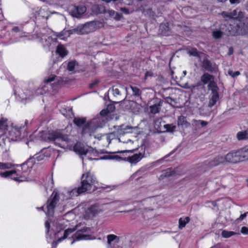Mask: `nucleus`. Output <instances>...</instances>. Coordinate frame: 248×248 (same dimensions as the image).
Masks as SVG:
<instances>
[{"mask_svg":"<svg viewBox=\"0 0 248 248\" xmlns=\"http://www.w3.org/2000/svg\"><path fill=\"white\" fill-rule=\"evenodd\" d=\"M16 173V171L15 170H10V171H6L5 172H0V176L1 177L3 178H7L11 175H12L13 174H15Z\"/></svg>","mask_w":248,"mask_h":248,"instance_id":"36","label":"nucleus"},{"mask_svg":"<svg viewBox=\"0 0 248 248\" xmlns=\"http://www.w3.org/2000/svg\"><path fill=\"white\" fill-rule=\"evenodd\" d=\"M230 13L232 19L237 17V10H234L230 12Z\"/></svg>","mask_w":248,"mask_h":248,"instance_id":"49","label":"nucleus"},{"mask_svg":"<svg viewBox=\"0 0 248 248\" xmlns=\"http://www.w3.org/2000/svg\"><path fill=\"white\" fill-rule=\"evenodd\" d=\"M30 125L27 120L21 122L15 126L12 125L9 131V135L13 140H18L24 137L27 127Z\"/></svg>","mask_w":248,"mask_h":248,"instance_id":"4","label":"nucleus"},{"mask_svg":"<svg viewBox=\"0 0 248 248\" xmlns=\"http://www.w3.org/2000/svg\"><path fill=\"white\" fill-rule=\"evenodd\" d=\"M161 106L162 103L161 101L158 103H156L153 105H151L149 108V111L153 114L158 113L160 110Z\"/></svg>","mask_w":248,"mask_h":248,"instance_id":"19","label":"nucleus"},{"mask_svg":"<svg viewBox=\"0 0 248 248\" xmlns=\"http://www.w3.org/2000/svg\"><path fill=\"white\" fill-rule=\"evenodd\" d=\"M189 221L190 218L188 217H185V218H180L179 219V228L180 229H182Z\"/></svg>","mask_w":248,"mask_h":248,"instance_id":"27","label":"nucleus"},{"mask_svg":"<svg viewBox=\"0 0 248 248\" xmlns=\"http://www.w3.org/2000/svg\"><path fill=\"white\" fill-rule=\"evenodd\" d=\"M221 15L225 18V20L232 19L230 12H222Z\"/></svg>","mask_w":248,"mask_h":248,"instance_id":"44","label":"nucleus"},{"mask_svg":"<svg viewBox=\"0 0 248 248\" xmlns=\"http://www.w3.org/2000/svg\"><path fill=\"white\" fill-rule=\"evenodd\" d=\"M105 124V121L102 118L93 119L83 126L82 134H89L90 136H93L94 138L99 139V137L94 135V133L98 128H102Z\"/></svg>","mask_w":248,"mask_h":248,"instance_id":"3","label":"nucleus"},{"mask_svg":"<svg viewBox=\"0 0 248 248\" xmlns=\"http://www.w3.org/2000/svg\"><path fill=\"white\" fill-rule=\"evenodd\" d=\"M164 128L168 132H173L175 131L176 126L173 124H165L164 125Z\"/></svg>","mask_w":248,"mask_h":248,"instance_id":"40","label":"nucleus"},{"mask_svg":"<svg viewBox=\"0 0 248 248\" xmlns=\"http://www.w3.org/2000/svg\"><path fill=\"white\" fill-rule=\"evenodd\" d=\"M219 98L218 93H211V97L209 99L208 106L210 108L214 106L217 103Z\"/></svg>","mask_w":248,"mask_h":248,"instance_id":"23","label":"nucleus"},{"mask_svg":"<svg viewBox=\"0 0 248 248\" xmlns=\"http://www.w3.org/2000/svg\"><path fill=\"white\" fill-rule=\"evenodd\" d=\"M241 232L244 235H248V228L245 226L241 229Z\"/></svg>","mask_w":248,"mask_h":248,"instance_id":"47","label":"nucleus"},{"mask_svg":"<svg viewBox=\"0 0 248 248\" xmlns=\"http://www.w3.org/2000/svg\"><path fill=\"white\" fill-rule=\"evenodd\" d=\"M87 8L85 6H74L70 10V13L73 17L80 18L86 12Z\"/></svg>","mask_w":248,"mask_h":248,"instance_id":"13","label":"nucleus"},{"mask_svg":"<svg viewBox=\"0 0 248 248\" xmlns=\"http://www.w3.org/2000/svg\"><path fill=\"white\" fill-rule=\"evenodd\" d=\"M117 238V236L114 234H109L107 236V240L108 244H110L111 242L114 241Z\"/></svg>","mask_w":248,"mask_h":248,"instance_id":"45","label":"nucleus"},{"mask_svg":"<svg viewBox=\"0 0 248 248\" xmlns=\"http://www.w3.org/2000/svg\"><path fill=\"white\" fill-rule=\"evenodd\" d=\"M108 93L109 100L118 103L126 98L127 88L121 85H116L109 89Z\"/></svg>","mask_w":248,"mask_h":248,"instance_id":"2","label":"nucleus"},{"mask_svg":"<svg viewBox=\"0 0 248 248\" xmlns=\"http://www.w3.org/2000/svg\"><path fill=\"white\" fill-rule=\"evenodd\" d=\"M202 67L205 70L212 72L216 69L215 65H213L210 61L207 59H204L202 62Z\"/></svg>","mask_w":248,"mask_h":248,"instance_id":"18","label":"nucleus"},{"mask_svg":"<svg viewBox=\"0 0 248 248\" xmlns=\"http://www.w3.org/2000/svg\"><path fill=\"white\" fill-rule=\"evenodd\" d=\"M102 25L101 23L91 21L84 24L80 25L73 29L72 33H76L78 34H87L94 31Z\"/></svg>","mask_w":248,"mask_h":248,"instance_id":"6","label":"nucleus"},{"mask_svg":"<svg viewBox=\"0 0 248 248\" xmlns=\"http://www.w3.org/2000/svg\"><path fill=\"white\" fill-rule=\"evenodd\" d=\"M130 150H125V151H120V152H119V153H124V152H130Z\"/></svg>","mask_w":248,"mask_h":248,"instance_id":"63","label":"nucleus"},{"mask_svg":"<svg viewBox=\"0 0 248 248\" xmlns=\"http://www.w3.org/2000/svg\"><path fill=\"white\" fill-rule=\"evenodd\" d=\"M231 4H239L240 2V0H229Z\"/></svg>","mask_w":248,"mask_h":248,"instance_id":"55","label":"nucleus"},{"mask_svg":"<svg viewBox=\"0 0 248 248\" xmlns=\"http://www.w3.org/2000/svg\"><path fill=\"white\" fill-rule=\"evenodd\" d=\"M151 73L150 72H147L146 73L145 77L146 78L148 76H151Z\"/></svg>","mask_w":248,"mask_h":248,"instance_id":"60","label":"nucleus"},{"mask_svg":"<svg viewBox=\"0 0 248 248\" xmlns=\"http://www.w3.org/2000/svg\"><path fill=\"white\" fill-rule=\"evenodd\" d=\"M99 81L97 79L96 80H95L94 81H93L92 83H91L90 85H89V87L90 88H94L95 87H96L98 84L99 83Z\"/></svg>","mask_w":248,"mask_h":248,"instance_id":"48","label":"nucleus"},{"mask_svg":"<svg viewBox=\"0 0 248 248\" xmlns=\"http://www.w3.org/2000/svg\"><path fill=\"white\" fill-rule=\"evenodd\" d=\"M47 137L49 141H53L55 144L62 148L72 150L80 155H88L89 158L96 156V150L92 147L84 145L81 143L75 144L76 140L70 135L65 134L63 130L49 131Z\"/></svg>","mask_w":248,"mask_h":248,"instance_id":"1","label":"nucleus"},{"mask_svg":"<svg viewBox=\"0 0 248 248\" xmlns=\"http://www.w3.org/2000/svg\"><path fill=\"white\" fill-rule=\"evenodd\" d=\"M213 36L216 39H219L222 36L223 33L220 30L214 31H213Z\"/></svg>","mask_w":248,"mask_h":248,"instance_id":"41","label":"nucleus"},{"mask_svg":"<svg viewBox=\"0 0 248 248\" xmlns=\"http://www.w3.org/2000/svg\"><path fill=\"white\" fill-rule=\"evenodd\" d=\"M78 63L75 61H72L68 62L67 64V70L69 71L73 72L78 68Z\"/></svg>","mask_w":248,"mask_h":248,"instance_id":"24","label":"nucleus"},{"mask_svg":"<svg viewBox=\"0 0 248 248\" xmlns=\"http://www.w3.org/2000/svg\"><path fill=\"white\" fill-rule=\"evenodd\" d=\"M115 109V106L113 105H110L108 106L107 110L108 112H112Z\"/></svg>","mask_w":248,"mask_h":248,"instance_id":"52","label":"nucleus"},{"mask_svg":"<svg viewBox=\"0 0 248 248\" xmlns=\"http://www.w3.org/2000/svg\"><path fill=\"white\" fill-rule=\"evenodd\" d=\"M120 10L125 14H128L129 13L128 10L125 7H121L120 8Z\"/></svg>","mask_w":248,"mask_h":248,"instance_id":"54","label":"nucleus"},{"mask_svg":"<svg viewBox=\"0 0 248 248\" xmlns=\"http://www.w3.org/2000/svg\"><path fill=\"white\" fill-rule=\"evenodd\" d=\"M131 90H132L133 94L135 96H139L141 94V92L140 89L136 87L130 86Z\"/></svg>","mask_w":248,"mask_h":248,"instance_id":"42","label":"nucleus"},{"mask_svg":"<svg viewBox=\"0 0 248 248\" xmlns=\"http://www.w3.org/2000/svg\"><path fill=\"white\" fill-rule=\"evenodd\" d=\"M124 130V133H128L132 132L131 130L132 129V127L129 126H126L125 128H123Z\"/></svg>","mask_w":248,"mask_h":248,"instance_id":"51","label":"nucleus"},{"mask_svg":"<svg viewBox=\"0 0 248 248\" xmlns=\"http://www.w3.org/2000/svg\"><path fill=\"white\" fill-rule=\"evenodd\" d=\"M62 114L67 118H71L74 117V113L72 112V108H68L67 109L62 110Z\"/></svg>","mask_w":248,"mask_h":248,"instance_id":"30","label":"nucleus"},{"mask_svg":"<svg viewBox=\"0 0 248 248\" xmlns=\"http://www.w3.org/2000/svg\"><path fill=\"white\" fill-rule=\"evenodd\" d=\"M237 138L239 140L248 139V128L244 131L238 132Z\"/></svg>","mask_w":248,"mask_h":248,"instance_id":"28","label":"nucleus"},{"mask_svg":"<svg viewBox=\"0 0 248 248\" xmlns=\"http://www.w3.org/2000/svg\"><path fill=\"white\" fill-rule=\"evenodd\" d=\"M12 30L15 32H18L19 31V29L17 27H14Z\"/></svg>","mask_w":248,"mask_h":248,"instance_id":"58","label":"nucleus"},{"mask_svg":"<svg viewBox=\"0 0 248 248\" xmlns=\"http://www.w3.org/2000/svg\"><path fill=\"white\" fill-rule=\"evenodd\" d=\"M248 215V212H245L243 214H241L240 215V216H239V217H238L237 219H236L235 222H236V223L240 222V221L244 220Z\"/></svg>","mask_w":248,"mask_h":248,"instance_id":"43","label":"nucleus"},{"mask_svg":"<svg viewBox=\"0 0 248 248\" xmlns=\"http://www.w3.org/2000/svg\"><path fill=\"white\" fill-rule=\"evenodd\" d=\"M96 183L95 177L91 173L87 172L83 174L81 177V185L79 186L80 190L83 193L90 191L92 189L93 186H95Z\"/></svg>","mask_w":248,"mask_h":248,"instance_id":"7","label":"nucleus"},{"mask_svg":"<svg viewBox=\"0 0 248 248\" xmlns=\"http://www.w3.org/2000/svg\"><path fill=\"white\" fill-rule=\"evenodd\" d=\"M174 174L175 171L171 169H169L165 170L162 175L165 177H168L173 175Z\"/></svg>","mask_w":248,"mask_h":248,"instance_id":"34","label":"nucleus"},{"mask_svg":"<svg viewBox=\"0 0 248 248\" xmlns=\"http://www.w3.org/2000/svg\"><path fill=\"white\" fill-rule=\"evenodd\" d=\"M108 13L111 17L117 20H120L122 16V14H119L112 10H108Z\"/></svg>","mask_w":248,"mask_h":248,"instance_id":"32","label":"nucleus"},{"mask_svg":"<svg viewBox=\"0 0 248 248\" xmlns=\"http://www.w3.org/2000/svg\"><path fill=\"white\" fill-rule=\"evenodd\" d=\"M56 53L61 57L63 58L68 54V51L64 46L62 45L58 46L56 49Z\"/></svg>","mask_w":248,"mask_h":248,"instance_id":"20","label":"nucleus"},{"mask_svg":"<svg viewBox=\"0 0 248 248\" xmlns=\"http://www.w3.org/2000/svg\"><path fill=\"white\" fill-rule=\"evenodd\" d=\"M85 122V119L84 118H75L74 120V124L78 126H81Z\"/></svg>","mask_w":248,"mask_h":248,"instance_id":"35","label":"nucleus"},{"mask_svg":"<svg viewBox=\"0 0 248 248\" xmlns=\"http://www.w3.org/2000/svg\"><path fill=\"white\" fill-rule=\"evenodd\" d=\"M76 230V229L75 228H73V229H72V228H68L67 229H66L65 231H64V235L63 237L59 238L57 242H61L62 240H64V239L68 237V236L71 234V233H72L75 231Z\"/></svg>","mask_w":248,"mask_h":248,"instance_id":"29","label":"nucleus"},{"mask_svg":"<svg viewBox=\"0 0 248 248\" xmlns=\"http://www.w3.org/2000/svg\"><path fill=\"white\" fill-rule=\"evenodd\" d=\"M188 54L190 56H192L196 57H200L201 53L199 52L195 48L192 49L188 52Z\"/></svg>","mask_w":248,"mask_h":248,"instance_id":"39","label":"nucleus"},{"mask_svg":"<svg viewBox=\"0 0 248 248\" xmlns=\"http://www.w3.org/2000/svg\"><path fill=\"white\" fill-rule=\"evenodd\" d=\"M225 163L224 156L218 155L214 158L209 163V166L211 167H215L220 164Z\"/></svg>","mask_w":248,"mask_h":248,"instance_id":"17","label":"nucleus"},{"mask_svg":"<svg viewBox=\"0 0 248 248\" xmlns=\"http://www.w3.org/2000/svg\"><path fill=\"white\" fill-rule=\"evenodd\" d=\"M228 74L229 75L231 76L232 78H235L238 76H239L240 73L239 71H232V70H229L228 72Z\"/></svg>","mask_w":248,"mask_h":248,"instance_id":"46","label":"nucleus"},{"mask_svg":"<svg viewBox=\"0 0 248 248\" xmlns=\"http://www.w3.org/2000/svg\"><path fill=\"white\" fill-rule=\"evenodd\" d=\"M12 166L11 163L0 162V170L9 169L12 168Z\"/></svg>","mask_w":248,"mask_h":248,"instance_id":"38","label":"nucleus"},{"mask_svg":"<svg viewBox=\"0 0 248 248\" xmlns=\"http://www.w3.org/2000/svg\"><path fill=\"white\" fill-rule=\"evenodd\" d=\"M191 124L195 128V129L200 128L201 125L202 127H205L207 124V122L202 120H197L193 119L191 122Z\"/></svg>","mask_w":248,"mask_h":248,"instance_id":"21","label":"nucleus"},{"mask_svg":"<svg viewBox=\"0 0 248 248\" xmlns=\"http://www.w3.org/2000/svg\"><path fill=\"white\" fill-rule=\"evenodd\" d=\"M10 122L8 120L4 117L0 119V137L4 135L8 129Z\"/></svg>","mask_w":248,"mask_h":248,"instance_id":"15","label":"nucleus"},{"mask_svg":"<svg viewBox=\"0 0 248 248\" xmlns=\"http://www.w3.org/2000/svg\"><path fill=\"white\" fill-rule=\"evenodd\" d=\"M62 35L61 33H60L57 35V37L62 40H63V39H64V38L62 37Z\"/></svg>","mask_w":248,"mask_h":248,"instance_id":"61","label":"nucleus"},{"mask_svg":"<svg viewBox=\"0 0 248 248\" xmlns=\"http://www.w3.org/2000/svg\"><path fill=\"white\" fill-rule=\"evenodd\" d=\"M108 112L107 109H103L100 111V114L101 116H105L107 114Z\"/></svg>","mask_w":248,"mask_h":248,"instance_id":"53","label":"nucleus"},{"mask_svg":"<svg viewBox=\"0 0 248 248\" xmlns=\"http://www.w3.org/2000/svg\"><path fill=\"white\" fill-rule=\"evenodd\" d=\"M31 95L32 93L30 91H27L26 93H21L19 94L20 97L23 99H30Z\"/></svg>","mask_w":248,"mask_h":248,"instance_id":"37","label":"nucleus"},{"mask_svg":"<svg viewBox=\"0 0 248 248\" xmlns=\"http://www.w3.org/2000/svg\"><path fill=\"white\" fill-rule=\"evenodd\" d=\"M103 208L102 206L98 204H94L90 206L88 210L87 213L89 216H95L99 213L102 212Z\"/></svg>","mask_w":248,"mask_h":248,"instance_id":"14","label":"nucleus"},{"mask_svg":"<svg viewBox=\"0 0 248 248\" xmlns=\"http://www.w3.org/2000/svg\"><path fill=\"white\" fill-rule=\"evenodd\" d=\"M45 227L46 228V232H48L50 227V223L48 222V221H46Z\"/></svg>","mask_w":248,"mask_h":248,"instance_id":"56","label":"nucleus"},{"mask_svg":"<svg viewBox=\"0 0 248 248\" xmlns=\"http://www.w3.org/2000/svg\"><path fill=\"white\" fill-rule=\"evenodd\" d=\"M225 163H236L248 159V150L231 152L224 156Z\"/></svg>","mask_w":248,"mask_h":248,"instance_id":"5","label":"nucleus"},{"mask_svg":"<svg viewBox=\"0 0 248 248\" xmlns=\"http://www.w3.org/2000/svg\"><path fill=\"white\" fill-rule=\"evenodd\" d=\"M160 30L162 33L164 35H168L169 32L170 30V28L169 27V24L168 23L161 24L159 27Z\"/></svg>","mask_w":248,"mask_h":248,"instance_id":"26","label":"nucleus"},{"mask_svg":"<svg viewBox=\"0 0 248 248\" xmlns=\"http://www.w3.org/2000/svg\"><path fill=\"white\" fill-rule=\"evenodd\" d=\"M80 189V187L79 186L77 188L64 190L62 194L63 196V200L71 199L74 196H78L79 194L83 193Z\"/></svg>","mask_w":248,"mask_h":248,"instance_id":"12","label":"nucleus"},{"mask_svg":"<svg viewBox=\"0 0 248 248\" xmlns=\"http://www.w3.org/2000/svg\"><path fill=\"white\" fill-rule=\"evenodd\" d=\"M144 157V153H139L135 154L132 156L122 157L117 155H109L108 157L110 159H115L117 160H123L130 163L131 164H136L139 162Z\"/></svg>","mask_w":248,"mask_h":248,"instance_id":"10","label":"nucleus"},{"mask_svg":"<svg viewBox=\"0 0 248 248\" xmlns=\"http://www.w3.org/2000/svg\"><path fill=\"white\" fill-rule=\"evenodd\" d=\"M219 2H224L227 1V0H217Z\"/></svg>","mask_w":248,"mask_h":248,"instance_id":"64","label":"nucleus"},{"mask_svg":"<svg viewBox=\"0 0 248 248\" xmlns=\"http://www.w3.org/2000/svg\"><path fill=\"white\" fill-rule=\"evenodd\" d=\"M213 80L214 77L208 73L204 74L201 78V80L204 84H206L208 83H209V82L212 81Z\"/></svg>","mask_w":248,"mask_h":248,"instance_id":"22","label":"nucleus"},{"mask_svg":"<svg viewBox=\"0 0 248 248\" xmlns=\"http://www.w3.org/2000/svg\"><path fill=\"white\" fill-rule=\"evenodd\" d=\"M244 13H243V12H241V11H240V12H239V13H238V16H239V17H243V16H244Z\"/></svg>","mask_w":248,"mask_h":248,"instance_id":"59","label":"nucleus"},{"mask_svg":"<svg viewBox=\"0 0 248 248\" xmlns=\"http://www.w3.org/2000/svg\"><path fill=\"white\" fill-rule=\"evenodd\" d=\"M209 90H211L212 93H218V88L216 83L213 80L209 82L208 85Z\"/></svg>","mask_w":248,"mask_h":248,"instance_id":"31","label":"nucleus"},{"mask_svg":"<svg viewBox=\"0 0 248 248\" xmlns=\"http://www.w3.org/2000/svg\"><path fill=\"white\" fill-rule=\"evenodd\" d=\"M55 78H56L55 76H54V75L53 76H51V77L46 78L45 79V82L46 83H50L52 81H54Z\"/></svg>","mask_w":248,"mask_h":248,"instance_id":"50","label":"nucleus"},{"mask_svg":"<svg viewBox=\"0 0 248 248\" xmlns=\"http://www.w3.org/2000/svg\"><path fill=\"white\" fill-rule=\"evenodd\" d=\"M239 233H236L232 231H228L223 230L221 232V235L224 238H229L235 234H239Z\"/></svg>","mask_w":248,"mask_h":248,"instance_id":"33","label":"nucleus"},{"mask_svg":"<svg viewBox=\"0 0 248 248\" xmlns=\"http://www.w3.org/2000/svg\"><path fill=\"white\" fill-rule=\"evenodd\" d=\"M46 152V151L43 150L41 153H39V154L34 155L32 157L29 158L26 162L21 165L22 170L25 171V169L26 168L31 169L33 167L34 164L35 163L36 160L40 161L44 159L46 157L44 154ZM46 156H48V154H47Z\"/></svg>","mask_w":248,"mask_h":248,"instance_id":"9","label":"nucleus"},{"mask_svg":"<svg viewBox=\"0 0 248 248\" xmlns=\"http://www.w3.org/2000/svg\"><path fill=\"white\" fill-rule=\"evenodd\" d=\"M89 232L90 229L88 228H85L78 231L76 233L72 236V238L74 240L72 242L71 244H73L75 240L78 241L87 239L89 236L88 234Z\"/></svg>","mask_w":248,"mask_h":248,"instance_id":"11","label":"nucleus"},{"mask_svg":"<svg viewBox=\"0 0 248 248\" xmlns=\"http://www.w3.org/2000/svg\"><path fill=\"white\" fill-rule=\"evenodd\" d=\"M59 193L54 191L46 203V214L47 216H52L53 215L55 209L59 205Z\"/></svg>","mask_w":248,"mask_h":248,"instance_id":"8","label":"nucleus"},{"mask_svg":"<svg viewBox=\"0 0 248 248\" xmlns=\"http://www.w3.org/2000/svg\"><path fill=\"white\" fill-rule=\"evenodd\" d=\"M245 9L248 12V3L245 5Z\"/></svg>","mask_w":248,"mask_h":248,"instance_id":"62","label":"nucleus"},{"mask_svg":"<svg viewBox=\"0 0 248 248\" xmlns=\"http://www.w3.org/2000/svg\"><path fill=\"white\" fill-rule=\"evenodd\" d=\"M177 124L178 125H181L185 127H188L190 125V124L186 121V118L183 116H180L178 117Z\"/></svg>","mask_w":248,"mask_h":248,"instance_id":"25","label":"nucleus"},{"mask_svg":"<svg viewBox=\"0 0 248 248\" xmlns=\"http://www.w3.org/2000/svg\"><path fill=\"white\" fill-rule=\"evenodd\" d=\"M42 34V35L41 36V39L42 40H46V36L45 35V33L44 32H41Z\"/></svg>","mask_w":248,"mask_h":248,"instance_id":"57","label":"nucleus"},{"mask_svg":"<svg viewBox=\"0 0 248 248\" xmlns=\"http://www.w3.org/2000/svg\"><path fill=\"white\" fill-rule=\"evenodd\" d=\"M242 26V23H240L239 24L237 25V28H232L231 27V29L228 28V30L229 32V34L232 36H235L238 34H241L243 35L245 34L246 32H247V31H246L245 29L243 30L240 29V26Z\"/></svg>","mask_w":248,"mask_h":248,"instance_id":"16","label":"nucleus"}]
</instances>
